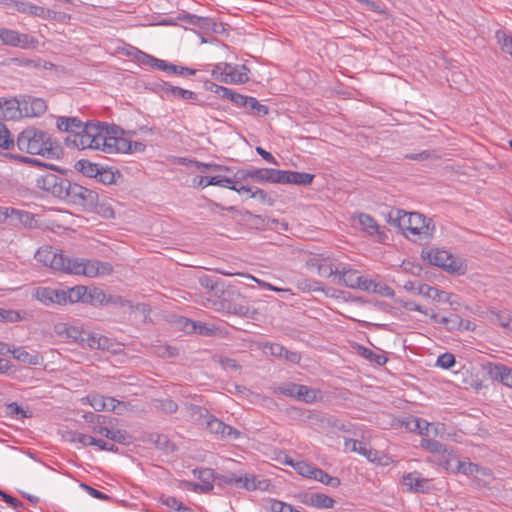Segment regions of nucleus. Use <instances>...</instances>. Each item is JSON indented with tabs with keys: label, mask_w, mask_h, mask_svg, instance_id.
<instances>
[{
	"label": "nucleus",
	"mask_w": 512,
	"mask_h": 512,
	"mask_svg": "<svg viewBox=\"0 0 512 512\" xmlns=\"http://www.w3.org/2000/svg\"><path fill=\"white\" fill-rule=\"evenodd\" d=\"M38 262L66 274L83 275L90 278L110 275L113 267L108 262L95 259L68 257L51 246L40 247L35 253Z\"/></svg>",
	"instance_id": "f257e3e1"
},
{
	"label": "nucleus",
	"mask_w": 512,
	"mask_h": 512,
	"mask_svg": "<svg viewBox=\"0 0 512 512\" xmlns=\"http://www.w3.org/2000/svg\"><path fill=\"white\" fill-rule=\"evenodd\" d=\"M65 142L68 147L100 150L106 154L124 153L131 148L126 139L110 136L108 125L102 122L86 123L78 133L69 134Z\"/></svg>",
	"instance_id": "f03ea898"
},
{
	"label": "nucleus",
	"mask_w": 512,
	"mask_h": 512,
	"mask_svg": "<svg viewBox=\"0 0 512 512\" xmlns=\"http://www.w3.org/2000/svg\"><path fill=\"white\" fill-rule=\"evenodd\" d=\"M389 222L400 229L403 235L413 241L429 240L435 230L431 219L417 212L396 209L389 213Z\"/></svg>",
	"instance_id": "7ed1b4c3"
},
{
	"label": "nucleus",
	"mask_w": 512,
	"mask_h": 512,
	"mask_svg": "<svg viewBox=\"0 0 512 512\" xmlns=\"http://www.w3.org/2000/svg\"><path fill=\"white\" fill-rule=\"evenodd\" d=\"M20 151L46 158L58 156L59 146L49 133L35 127H28L19 133L16 141Z\"/></svg>",
	"instance_id": "20e7f679"
},
{
	"label": "nucleus",
	"mask_w": 512,
	"mask_h": 512,
	"mask_svg": "<svg viewBox=\"0 0 512 512\" xmlns=\"http://www.w3.org/2000/svg\"><path fill=\"white\" fill-rule=\"evenodd\" d=\"M240 179H252L258 183H281L308 185L313 181L314 175L305 172L284 171L273 168H257L238 171Z\"/></svg>",
	"instance_id": "39448f33"
},
{
	"label": "nucleus",
	"mask_w": 512,
	"mask_h": 512,
	"mask_svg": "<svg viewBox=\"0 0 512 512\" xmlns=\"http://www.w3.org/2000/svg\"><path fill=\"white\" fill-rule=\"evenodd\" d=\"M422 256L431 265L440 267L450 273L462 275L467 269L465 262L460 257L453 255L445 249H432L426 253L423 251Z\"/></svg>",
	"instance_id": "423d86ee"
},
{
	"label": "nucleus",
	"mask_w": 512,
	"mask_h": 512,
	"mask_svg": "<svg viewBox=\"0 0 512 512\" xmlns=\"http://www.w3.org/2000/svg\"><path fill=\"white\" fill-rule=\"evenodd\" d=\"M246 65L218 63L212 69L214 79L227 84H243L249 80Z\"/></svg>",
	"instance_id": "0eeeda50"
},
{
	"label": "nucleus",
	"mask_w": 512,
	"mask_h": 512,
	"mask_svg": "<svg viewBox=\"0 0 512 512\" xmlns=\"http://www.w3.org/2000/svg\"><path fill=\"white\" fill-rule=\"evenodd\" d=\"M62 199L79 205H93L98 199V194L93 190L77 183H72L67 179Z\"/></svg>",
	"instance_id": "6e6552de"
},
{
	"label": "nucleus",
	"mask_w": 512,
	"mask_h": 512,
	"mask_svg": "<svg viewBox=\"0 0 512 512\" xmlns=\"http://www.w3.org/2000/svg\"><path fill=\"white\" fill-rule=\"evenodd\" d=\"M66 182V178L58 176L52 172H47L37 178L36 186L39 189L52 194L54 197L62 199L66 187Z\"/></svg>",
	"instance_id": "1a4fd4ad"
},
{
	"label": "nucleus",
	"mask_w": 512,
	"mask_h": 512,
	"mask_svg": "<svg viewBox=\"0 0 512 512\" xmlns=\"http://www.w3.org/2000/svg\"><path fill=\"white\" fill-rule=\"evenodd\" d=\"M106 417L103 415H92V422H96V425L92 427L93 433L103 435L104 437L120 443L129 444L131 443L132 437L125 431L120 429H109L103 426Z\"/></svg>",
	"instance_id": "9d476101"
},
{
	"label": "nucleus",
	"mask_w": 512,
	"mask_h": 512,
	"mask_svg": "<svg viewBox=\"0 0 512 512\" xmlns=\"http://www.w3.org/2000/svg\"><path fill=\"white\" fill-rule=\"evenodd\" d=\"M295 497L301 504L317 509H331L335 505V500L323 493L301 491Z\"/></svg>",
	"instance_id": "9b49d317"
},
{
	"label": "nucleus",
	"mask_w": 512,
	"mask_h": 512,
	"mask_svg": "<svg viewBox=\"0 0 512 512\" xmlns=\"http://www.w3.org/2000/svg\"><path fill=\"white\" fill-rule=\"evenodd\" d=\"M0 39L5 45L22 49L33 47L37 42L34 37L28 34L19 33L7 28H0Z\"/></svg>",
	"instance_id": "f8f14e48"
},
{
	"label": "nucleus",
	"mask_w": 512,
	"mask_h": 512,
	"mask_svg": "<svg viewBox=\"0 0 512 512\" xmlns=\"http://www.w3.org/2000/svg\"><path fill=\"white\" fill-rule=\"evenodd\" d=\"M0 4L13 8L18 12L46 19L50 16V10L29 2L20 0H0Z\"/></svg>",
	"instance_id": "ddd939ff"
},
{
	"label": "nucleus",
	"mask_w": 512,
	"mask_h": 512,
	"mask_svg": "<svg viewBox=\"0 0 512 512\" xmlns=\"http://www.w3.org/2000/svg\"><path fill=\"white\" fill-rule=\"evenodd\" d=\"M306 266L310 270H315L320 277H332L333 281L336 283L338 277L337 265L333 267L326 259L321 257H312L306 261Z\"/></svg>",
	"instance_id": "4468645a"
},
{
	"label": "nucleus",
	"mask_w": 512,
	"mask_h": 512,
	"mask_svg": "<svg viewBox=\"0 0 512 512\" xmlns=\"http://www.w3.org/2000/svg\"><path fill=\"white\" fill-rule=\"evenodd\" d=\"M356 289H360L369 293L380 294L384 297H392L394 295L393 289L381 281L371 279L360 275L359 286Z\"/></svg>",
	"instance_id": "2eb2a0df"
},
{
	"label": "nucleus",
	"mask_w": 512,
	"mask_h": 512,
	"mask_svg": "<svg viewBox=\"0 0 512 512\" xmlns=\"http://www.w3.org/2000/svg\"><path fill=\"white\" fill-rule=\"evenodd\" d=\"M402 485L410 492L425 493L430 490V481L426 478H422L418 472L403 475Z\"/></svg>",
	"instance_id": "dca6fc26"
},
{
	"label": "nucleus",
	"mask_w": 512,
	"mask_h": 512,
	"mask_svg": "<svg viewBox=\"0 0 512 512\" xmlns=\"http://www.w3.org/2000/svg\"><path fill=\"white\" fill-rule=\"evenodd\" d=\"M337 272V284L344 285L351 289H356V287L359 286L360 274L357 270L343 264H338Z\"/></svg>",
	"instance_id": "f3484780"
},
{
	"label": "nucleus",
	"mask_w": 512,
	"mask_h": 512,
	"mask_svg": "<svg viewBox=\"0 0 512 512\" xmlns=\"http://www.w3.org/2000/svg\"><path fill=\"white\" fill-rule=\"evenodd\" d=\"M206 426L211 433L220 435L223 438L237 439L240 436V432L238 430L213 416L209 417Z\"/></svg>",
	"instance_id": "a211bd4d"
},
{
	"label": "nucleus",
	"mask_w": 512,
	"mask_h": 512,
	"mask_svg": "<svg viewBox=\"0 0 512 512\" xmlns=\"http://www.w3.org/2000/svg\"><path fill=\"white\" fill-rule=\"evenodd\" d=\"M418 294L438 302H447L449 304L458 303L454 299L455 296L453 294L440 290L436 287L429 286L427 284L419 285Z\"/></svg>",
	"instance_id": "6ab92c4d"
},
{
	"label": "nucleus",
	"mask_w": 512,
	"mask_h": 512,
	"mask_svg": "<svg viewBox=\"0 0 512 512\" xmlns=\"http://www.w3.org/2000/svg\"><path fill=\"white\" fill-rule=\"evenodd\" d=\"M23 116L37 117L47 110L46 102L42 98L27 96L22 99Z\"/></svg>",
	"instance_id": "aec40b11"
},
{
	"label": "nucleus",
	"mask_w": 512,
	"mask_h": 512,
	"mask_svg": "<svg viewBox=\"0 0 512 512\" xmlns=\"http://www.w3.org/2000/svg\"><path fill=\"white\" fill-rule=\"evenodd\" d=\"M212 92L218 94L222 98L231 100L237 106L247 107L250 96H245L233 91L230 88L212 83L210 88Z\"/></svg>",
	"instance_id": "412c9836"
},
{
	"label": "nucleus",
	"mask_w": 512,
	"mask_h": 512,
	"mask_svg": "<svg viewBox=\"0 0 512 512\" xmlns=\"http://www.w3.org/2000/svg\"><path fill=\"white\" fill-rule=\"evenodd\" d=\"M0 115L6 120H14L23 116L22 101L5 99L0 102Z\"/></svg>",
	"instance_id": "4be33fe9"
},
{
	"label": "nucleus",
	"mask_w": 512,
	"mask_h": 512,
	"mask_svg": "<svg viewBox=\"0 0 512 512\" xmlns=\"http://www.w3.org/2000/svg\"><path fill=\"white\" fill-rule=\"evenodd\" d=\"M456 472L464 474L466 476L481 475L483 477L491 476V470L486 467H482L478 464L470 461L458 460L456 465Z\"/></svg>",
	"instance_id": "5701e85b"
},
{
	"label": "nucleus",
	"mask_w": 512,
	"mask_h": 512,
	"mask_svg": "<svg viewBox=\"0 0 512 512\" xmlns=\"http://www.w3.org/2000/svg\"><path fill=\"white\" fill-rule=\"evenodd\" d=\"M420 446L434 455L441 456L447 463L449 462L451 453L448 451L447 447L439 441L423 438L420 441Z\"/></svg>",
	"instance_id": "b1692460"
},
{
	"label": "nucleus",
	"mask_w": 512,
	"mask_h": 512,
	"mask_svg": "<svg viewBox=\"0 0 512 512\" xmlns=\"http://www.w3.org/2000/svg\"><path fill=\"white\" fill-rule=\"evenodd\" d=\"M358 222L363 231H365L367 234L374 236L377 235L379 240H383L385 237L384 232L380 231V227L375 221L374 218H372L370 215L365 213H359L358 215Z\"/></svg>",
	"instance_id": "393cba45"
},
{
	"label": "nucleus",
	"mask_w": 512,
	"mask_h": 512,
	"mask_svg": "<svg viewBox=\"0 0 512 512\" xmlns=\"http://www.w3.org/2000/svg\"><path fill=\"white\" fill-rule=\"evenodd\" d=\"M489 373L493 379L512 388V368L503 364H495L490 368Z\"/></svg>",
	"instance_id": "a878e982"
},
{
	"label": "nucleus",
	"mask_w": 512,
	"mask_h": 512,
	"mask_svg": "<svg viewBox=\"0 0 512 512\" xmlns=\"http://www.w3.org/2000/svg\"><path fill=\"white\" fill-rule=\"evenodd\" d=\"M296 392V400L305 402V403H313L322 399V393L318 389H314L308 387L306 385L299 384Z\"/></svg>",
	"instance_id": "bb28decb"
},
{
	"label": "nucleus",
	"mask_w": 512,
	"mask_h": 512,
	"mask_svg": "<svg viewBox=\"0 0 512 512\" xmlns=\"http://www.w3.org/2000/svg\"><path fill=\"white\" fill-rule=\"evenodd\" d=\"M57 128L60 131L68 132L69 134L78 133L85 125L76 117H58Z\"/></svg>",
	"instance_id": "cd10ccee"
},
{
	"label": "nucleus",
	"mask_w": 512,
	"mask_h": 512,
	"mask_svg": "<svg viewBox=\"0 0 512 512\" xmlns=\"http://www.w3.org/2000/svg\"><path fill=\"white\" fill-rule=\"evenodd\" d=\"M489 320L507 331H512V314L508 310L490 311Z\"/></svg>",
	"instance_id": "c85d7f7f"
},
{
	"label": "nucleus",
	"mask_w": 512,
	"mask_h": 512,
	"mask_svg": "<svg viewBox=\"0 0 512 512\" xmlns=\"http://www.w3.org/2000/svg\"><path fill=\"white\" fill-rule=\"evenodd\" d=\"M180 19L185 21L187 24L196 26V27H198L202 30H206V31L212 29L213 26L215 25V22L213 21L212 18L198 16L195 14L187 13V14L183 15Z\"/></svg>",
	"instance_id": "c756f323"
},
{
	"label": "nucleus",
	"mask_w": 512,
	"mask_h": 512,
	"mask_svg": "<svg viewBox=\"0 0 512 512\" xmlns=\"http://www.w3.org/2000/svg\"><path fill=\"white\" fill-rule=\"evenodd\" d=\"M163 91L167 95H171L174 98H179V99H183V100H196V98H197V95L195 92L186 90V89H183V88H180L177 86H173V85L167 84V83L163 86Z\"/></svg>",
	"instance_id": "7c9ffc66"
},
{
	"label": "nucleus",
	"mask_w": 512,
	"mask_h": 512,
	"mask_svg": "<svg viewBox=\"0 0 512 512\" xmlns=\"http://www.w3.org/2000/svg\"><path fill=\"white\" fill-rule=\"evenodd\" d=\"M63 438L70 443H79L82 446H93L95 443V438L93 436L79 433L76 431H66L63 434Z\"/></svg>",
	"instance_id": "2f4dec72"
},
{
	"label": "nucleus",
	"mask_w": 512,
	"mask_h": 512,
	"mask_svg": "<svg viewBox=\"0 0 512 512\" xmlns=\"http://www.w3.org/2000/svg\"><path fill=\"white\" fill-rule=\"evenodd\" d=\"M181 323H184V330L187 332H197L200 335H211L213 328L209 327L206 323L194 322L187 318H181Z\"/></svg>",
	"instance_id": "473e14b6"
},
{
	"label": "nucleus",
	"mask_w": 512,
	"mask_h": 512,
	"mask_svg": "<svg viewBox=\"0 0 512 512\" xmlns=\"http://www.w3.org/2000/svg\"><path fill=\"white\" fill-rule=\"evenodd\" d=\"M87 297V287L77 285L72 288L66 289V304L81 302L85 304Z\"/></svg>",
	"instance_id": "72a5a7b5"
},
{
	"label": "nucleus",
	"mask_w": 512,
	"mask_h": 512,
	"mask_svg": "<svg viewBox=\"0 0 512 512\" xmlns=\"http://www.w3.org/2000/svg\"><path fill=\"white\" fill-rule=\"evenodd\" d=\"M345 445L346 448L365 456L370 461H374L376 457L377 452L364 446L361 441L350 439L346 441Z\"/></svg>",
	"instance_id": "f704fd0d"
},
{
	"label": "nucleus",
	"mask_w": 512,
	"mask_h": 512,
	"mask_svg": "<svg viewBox=\"0 0 512 512\" xmlns=\"http://www.w3.org/2000/svg\"><path fill=\"white\" fill-rule=\"evenodd\" d=\"M108 295L100 288L93 287L91 289L87 288V297L85 300V304L89 305H106L107 304Z\"/></svg>",
	"instance_id": "c9c22d12"
},
{
	"label": "nucleus",
	"mask_w": 512,
	"mask_h": 512,
	"mask_svg": "<svg viewBox=\"0 0 512 512\" xmlns=\"http://www.w3.org/2000/svg\"><path fill=\"white\" fill-rule=\"evenodd\" d=\"M75 169L82 173L83 175L87 176V177H96L97 173H98V170H99V167L97 164L89 161V160H86V159H80L78 160L75 165H74Z\"/></svg>",
	"instance_id": "e433bc0d"
},
{
	"label": "nucleus",
	"mask_w": 512,
	"mask_h": 512,
	"mask_svg": "<svg viewBox=\"0 0 512 512\" xmlns=\"http://www.w3.org/2000/svg\"><path fill=\"white\" fill-rule=\"evenodd\" d=\"M310 479L316 480L325 485H330L332 487H337L340 484V480L338 478L332 477L322 469L316 467L313 468Z\"/></svg>",
	"instance_id": "4c0bfd02"
},
{
	"label": "nucleus",
	"mask_w": 512,
	"mask_h": 512,
	"mask_svg": "<svg viewBox=\"0 0 512 512\" xmlns=\"http://www.w3.org/2000/svg\"><path fill=\"white\" fill-rule=\"evenodd\" d=\"M406 426L412 432H418L421 435H428L430 423L421 418L410 417L406 422Z\"/></svg>",
	"instance_id": "58836bf2"
},
{
	"label": "nucleus",
	"mask_w": 512,
	"mask_h": 512,
	"mask_svg": "<svg viewBox=\"0 0 512 512\" xmlns=\"http://www.w3.org/2000/svg\"><path fill=\"white\" fill-rule=\"evenodd\" d=\"M285 463L293 467L298 474L310 479L314 466L305 461L294 462L292 459H286Z\"/></svg>",
	"instance_id": "ea45409f"
},
{
	"label": "nucleus",
	"mask_w": 512,
	"mask_h": 512,
	"mask_svg": "<svg viewBox=\"0 0 512 512\" xmlns=\"http://www.w3.org/2000/svg\"><path fill=\"white\" fill-rule=\"evenodd\" d=\"M53 288L38 287L33 292V297L44 305L52 304Z\"/></svg>",
	"instance_id": "a19ab883"
},
{
	"label": "nucleus",
	"mask_w": 512,
	"mask_h": 512,
	"mask_svg": "<svg viewBox=\"0 0 512 512\" xmlns=\"http://www.w3.org/2000/svg\"><path fill=\"white\" fill-rule=\"evenodd\" d=\"M105 410L121 414L129 406L128 403L119 401L113 397H105Z\"/></svg>",
	"instance_id": "79ce46f5"
},
{
	"label": "nucleus",
	"mask_w": 512,
	"mask_h": 512,
	"mask_svg": "<svg viewBox=\"0 0 512 512\" xmlns=\"http://www.w3.org/2000/svg\"><path fill=\"white\" fill-rule=\"evenodd\" d=\"M207 183H211V185L219 186L227 189H236V182L227 176L217 175L209 178Z\"/></svg>",
	"instance_id": "37998d69"
},
{
	"label": "nucleus",
	"mask_w": 512,
	"mask_h": 512,
	"mask_svg": "<svg viewBox=\"0 0 512 512\" xmlns=\"http://www.w3.org/2000/svg\"><path fill=\"white\" fill-rule=\"evenodd\" d=\"M463 319L458 314H450L449 316H442L440 324L444 325L448 330L460 329Z\"/></svg>",
	"instance_id": "c03bdc74"
},
{
	"label": "nucleus",
	"mask_w": 512,
	"mask_h": 512,
	"mask_svg": "<svg viewBox=\"0 0 512 512\" xmlns=\"http://www.w3.org/2000/svg\"><path fill=\"white\" fill-rule=\"evenodd\" d=\"M156 403V408L165 414L175 413L178 409L177 403L170 398L156 400Z\"/></svg>",
	"instance_id": "a18cd8bd"
},
{
	"label": "nucleus",
	"mask_w": 512,
	"mask_h": 512,
	"mask_svg": "<svg viewBox=\"0 0 512 512\" xmlns=\"http://www.w3.org/2000/svg\"><path fill=\"white\" fill-rule=\"evenodd\" d=\"M298 386H299V384L289 382V383H285L281 386L274 388V392L279 395H283V396H287V397L296 399V392H297L296 387H298Z\"/></svg>",
	"instance_id": "49530a36"
},
{
	"label": "nucleus",
	"mask_w": 512,
	"mask_h": 512,
	"mask_svg": "<svg viewBox=\"0 0 512 512\" xmlns=\"http://www.w3.org/2000/svg\"><path fill=\"white\" fill-rule=\"evenodd\" d=\"M20 320H22V316L19 311L0 308V322H17Z\"/></svg>",
	"instance_id": "de8ad7c7"
},
{
	"label": "nucleus",
	"mask_w": 512,
	"mask_h": 512,
	"mask_svg": "<svg viewBox=\"0 0 512 512\" xmlns=\"http://www.w3.org/2000/svg\"><path fill=\"white\" fill-rule=\"evenodd\" d=\"M361 355L365 359H367L371 362H374L378 365H383L387 361V358L384 355L376 354L372 350H370L368 348H364V347H361Z\"/></svg>",
	"instance_id": "09e8293b"
},
{
	"label": "nucleus",
	"mask_w": 512,
	"mask_h": 512,
	"mask_svg": "<svg viewBox=\"0 0 512 512\" xmlns=\"http://www.w3.org/2000/svg\"><path fill=\"white\" fill-rule=\"evenodd\" d=\"M247 107H249L257 116H265L269 112V108L266 105L259 103V101L254 97H250Z\"/></svg>",
	"instance_id": "8fccbe9b"
},
{
	"label": "nucleus",
	"mask_w": 512,
	"mask_h": 512,
	"mask_svg": "<svg viewBox=\"0 0 512 512\" xmlns=\"http://www.w3.org/2000/svg\"><path fill=\"white\" fill-rule=\"evenodd\" d=\"M14 146V141L10 137V132L6 126L0 122V147L10 149Z\"/></svg>",
	"instance_id": "3c124183"
},
{
	"label": "nucleus",
	"mask_w": 512,
	"mask_h": 512,
	"mask_svg": "<svg viewBox=\"0 0 512 512\" xmlns=\"http://www.w3.org/2000/svg\"><path fill=\"white\" fill-rule=\"evenodd\" d=\"M160 501L163 505L167 506L170 509H173L175 511H181L186 510V508L183 506L182 502L179 501L177 498L172 496H162L160 498Z\"/></svg>",
	"instance_id": "603ef678"
},
{
	"label": "nucleus",
	"mask_w": 512,
	"mask_h": 512,
	"mask_svg": "<svg viewBox=\"0 0 512 512\" xmlns=\"http://www.w3.org/2000/svg\"><path fill=\"white\" fill-rule=\"evenodd\" d=\"M455 364V356L452 353L441 354L436 361V365L443 368L449 369Z\"/></svg>",
	"instance_id": "864d4df0"
},
{
	"label": "nucleus",
	"mask_w": 512,
	"mask_h": 512,
	"mask_svg": "<svg viewBox=\"0 0 512 512\" xmlns=\"http://www.w3.org/2000/svg\"><path fill=\"white\" fill-rule=\"evenodd\" d=\"M87 400L89 404L93 407L95 411H103L105 410V397L99 394H91L87 396Z\"/></svg>",
	"instance_id": "5fc2aeb1"
},
{
	"label": "nucleus",
	"mask_w": 512,
	"mask_h": 512,
	"mask_svg": "<svg viewBox=\"0 0 512 512\" xmlns=\"http://www.w3.org/2000/svg\"><path fill=\"white\" fill-rule=\"evenodd\" d=\"M10 352L13 354V357L19 361H22L24 363H29V364H32V363H35L33 361V356L30 355L24 348L22 347H19V348H15L13 349L12 351L10 350Z\"/></svg>",
	"instance_id": "6e6d98bb"
},
{
	"label": "nucleus",
	"mask_w": 512,
	"mask_h": 512,
	"mask_svg": "<svg viewBox=\"0 0 512 512\" xmlns=\"http://www.w3.org/2000/svg\"><path fill=\"white\" fill-rule=\"evenodd\" d=\"M497 37L503 52L512 56V36L506 35L505 33L500 36V33L498 32Z\"/></svg>",
	"instance_id": "4d7b16f0"
},
{
	"label": "nucleus",
	"mask_w": 512,
	"mask_h": 512,
	"mask_svg": "<svg viewBox=\"0 0 512 512\" xmlns=\"http://www.w3.org/2000/svg\"><path fill=\"white\" fill-rule=\"evenodd\" d=\"M405 157L407 159L417 160V161H425V160H429V159H438V156L435 153L427 151V150L422 151L420 153L407 154Z\"/></svg>",
	"instance_id": "13d9d810"
},
{
	"label": "nucleus",
	"mask_w": 512,
	"mask_h": 512,
	"mask_svg": "<svg viewBox=\"0 0 512 512\" xmlns=\"http://www.w3.org/2000/svg\"><path fill=\"white\" fill-rule=\"evenodd\" d=\"M99 338H100V335L87 334L86 336L81 337L80 344L82 345V347L96 349V345L100 341Z\"/></svg>",
	"instance_id": "bf43d9fd"
},
{
	"label": "nucleus",
	"mask_w": 512,
	"mask_h": 512,
	"mask_svg": "<svg viewBox=\"0 0 512 512\" xmlns=\"http://www.w3.org/2000/svg\"><path fill=\"white\" fill-rule=\"evenodd\" d=\"M0 495L2 497V499L8 504L10 505L12 508L20 511L23 507H24V504L22 501H20L19 499L5 493V492H0Z\"/></svg>",
	"instance_id": "052dcab7"
},
{
	"label": "nucleus",
	"mask_w": 512,
	"mask_h": 512,
	"mask_svg": "<svg viewBox=\"0 0 512 512\" xmlns=\"http://www.w3.org/2000/svg\"><path fill=\"white\" fill-rule=\"evenodd\" d=\"M99 182L103 184H111L114 182V174L112 171L100 169L95 177Z\"/></svg>",
	"instance_id": "680f3d73"
},
{
	"label": "nucleus",
	"mask_w": 512,
	"mask_h": 512,
	"mask_svg": "<svg viewBox=\"0 0 512 512\" xmlns=\"http://www.w3.org/2000/svg\"><path fill=\"white\" fill-rule=\"evenodd\" d=\"M257 482L254 475H245L242 476V483L239 488H244L248 491H253L257 489Z\"/></svg>",
	"instance_id": "e2e57ef3"
},
{
	"label": "nucleus",
	"mask_w": 512,
	"mask_h": 512,
	"mask_svg": "<svg viewBox=\"0 0 512 512\" xmlns=\"http://www.w3.org/2000/svg\"><path fill=\"white\" fill-rule=\"evenodd\" d=\"M266 352L270 355L282 358L285 353V347L278 343H271L265 346Z\"/></svg>",
	"instance_id": "0e129e2a"
},
{
	"label": "nucleus",
	"mask_w": 512,
	"mask_h": 512,
	"mask_svg": "<svg viewBox=\"0 0 512 512\" xmlns=\"http://www.w3.org/2000/svg\"><path fill=\"white\" fill-rule=\"evenodd\" d=\"M107 304L119 305L121 307L128 306L129 308H132V303L129 300L123 298L122 296L108 295Z\"/></svg>",
	"instance_id": "69168bd1"
},
{
	"label": "nucleus",
	"mask_w": 512,
	"mask_h": 512,
	"mask_svg": "<svg viewBox=\"0 0 512 512\" xmlns=\"http://www.w3.org/2000/svg\"><path fill=\"white\" fill-rule=\"evenodd\" d=\"M52 304L66 305V290L53 289Z\"/></svg>",
	"instance_id": "338daca9"
},
{
	"label": "nucleus",
	"mask_w": 512,
	"mask_h": 512,
	"mask_svg": "<svg viewBox=\"0 0 512 512\" xmlns=\"http://www.w3.org/2000/svg\"><path fill=\"white\" fill-rule=\"evenodd\" d=\"M99 342L96 345V349L102 351H112L113 350V342L106 336L100 335Z\"/></svg>",
	"instance_id": "774afa93"
}]
</instances>
